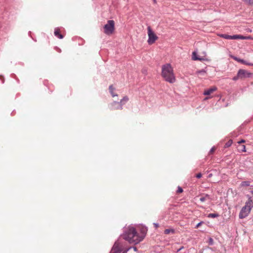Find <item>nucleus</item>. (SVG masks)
<instances>
[{
    "mask_svg": "<svg viewBox=\"0 0 253 253\" xmlns=\"http://www.w3.org/2000/svg\"><path fill=\"white\" fill-rule=\"evenodd\" d=\"M147 231V227L145 226L141 225L137 229L132 226H128L124 228L121 236L129 243L136 245L143 241Z\"/></svg>",
    "mask_w": 253,
    "mask_h": 253,
    "instance_id": "obj_1",
    "label": "nucleus"
},
{
    "mask_svg": "<svg viewBox=\"0 0 253 253\" xmlns=\"http://www.w3.org/2000/svg\"><path fill=\"white\" fill-rule=\"evenodd\" d=\"M161 75L166 82L170 84L174 83L176 81L173 68L169 63L162 66Z\"/></svg>",
    "mask_w": 253,
    "mask_h": 253,
    "instance_id": "obj_2",
    "label": "nucleus"
},
{
    "mask_svg": "<svg viewBox=\"0 0 253 253\" xmlns=\"http://www.w3.org/2000/svg\"><path fill=\"white\" fill-rule=\"evenodd\" d=\"M253 207V201L251 197H250L248 200L246 202L245 205L241 209L239 213V217L240 219L246 217L251 212Z\"/></svg>",
    "mask_w": 253,
    "mask_h": 253,
    "instance_id": "obj_3",
    "label": "nucleus"
},
{
    "mask_svg": "<svg viewBox=\"0 0 253 253\" xmlns=\"http://www.w3.org/2000/svg\"><path fill=\"white\" fill-rule=\"evenodd\" d=\"M115 22L112 20H108L104 26V33L107 35L111 34L114 31Z\"/></svg>",
    "mask_w": 253,
    "mask_h": 253,
    "instance_id": "obj_4",
    "label": "nucleus"
},
{
    "mask_svg": "<svg viewBox=\"0 0 253 253\" xmlns=\"http://www.w3.org/2000/svg\"><path fill=\"white\" fill-rule=\"evenodd\" d=\"M148 39L147 42L149 44H152L154 43L155 41L158 39V37L152 30L150 26L148 27Z\"/></svg>",
    "mask_w": 253,
    "mask_h": 253,
    "instance_id": "obj_5",
    "label": "nucleus"
},
{
    "mask_svg": "<svg viewBox=\"0 0 253 253\" xmlns=\"http://www.w3.org/2000/svg\"><path fill=\"white\" fill-rule=\"evenodd\" d=\"M238 77H240V79L250 78L252 76V74L247 70L244 69H240L238 71Z\"/></svg>",
    "mask_w": 253,
    "mask_h": 253,
    "instance_id": "obj_6",
    "label": "nucleus"
},
{
    "mask_svg": "<svg viewBox=\"0 0 253 253\" xmlns=\"http://www.w3.org/2000/svg\"><path fill=\"white\" fill-rule=\"evenodd\" d=\"M121 246L119 242L117 241L115 242L110 253H121Z\"/></svg>",
    "mask_w": 253,
    "mask_h": 253,
    "instance_id": "obj_7",
    "label": "nucleus"
},
{
    "mask_svg": "<svg viewBox=\"0 0 253 253\" xmlns=\"http://www.w3.org/2000/svg\"><path fill=\"white\" fill-rule=\"evenodd\" d=\"M110 108L112 110H122L123 107H121L119 102L114 101L110 104Z\"/></svg>",
    "mask_w": 253,
    "mask_h": 253,
    "instance_id": "obj_8",
    "label": "nucleus"
},
{
    "mask_svg": "<svg viewBox=\"0 0 253 253\" xmlns=\"http://www.w3.org/2000/svg\"><path fill=\"white\" fill-rule=\"evenodd\" d=\"M217 90V87L216 86H212L210 88H209L204 91L203 94L205 95H210L211 93Z\"/></svg>",
    "mask_w": 253,
    "mask_h": 253,
    "instance_id": "obj_9",
    "label": "nucleus"
},
{
    "mask_svg": "<svg viewBox=\"0 0 253 253\" xmlns=\"http://www.w3.org/2000/svg\"><path fill=\"white\" fill-rule=\"evenodd\" d=\"M199 200L201 202L203 203L205 202L207 200H211V198L210 196L208 194H203L202 195V196L200 198Z\"/></svg>",
    "mask_w": 253,
    "mask_h": 253,
    "instance_id": "obj_10",
    "label": "nucleus"
},
{
    "mask_svg": "<svg viewBox=\"0 0 253 253\" xmlns=\"http://www.w3.org/2000/svg\"><path fill=\"white\" fill-rule=\"evenodd\" d=\"M233 58L234 60L238 61L239 62L242 63L243 64L250 65V66H253V63H249V62H247L246 61H245L243 59H242L238 58L237 57H233Z\"/></svg>",
    "mask_w": 253,
    "mask_h": 253,
    "instance_id": "obj_11",
    "label": "nucleus"
},
{
    "mask_svg": "<svg viewBox=\"0 0 253 253\" xmlns=\"http://www.w3.org/2000/svg\"><path fill=\"white\" fill-rule=\"evenodd\" d=\"M54 34L55 37L60 39L63 38V36L59 33V29L58 28H55Z\"/></svg>",
    "mask_w": 253,
    "mask_h": 253,
    "instance_id": "obj_12",
    "label": "nucleus"
},
{
    "mask_svg": "<svg viewBox=\"0 0 253 253\" xmlns=\"http://www.w3.org/2000/svg\"><path fill=\"white\" fill-rule=\"evenodd\" d=\"M192 59L193 60H194V61H196V60L202 61V60H203V58L198 57V56L197 55V53L196 51H194L192 52Z\"/></svg>",
    "mask_w": 253,
    "mask_h": 253,
    "instance_id": "obj_13",
    "label": "nucleus"
},
{
    "mask_svg": "<svg viewBox=\"0 0 253 253\" xmlns=\"http://www.w3.org/2000/svg\"><path fill=\"white\" fill-rule=\"evenodd\" d=\"M128 101V97L127 96H124L119 102V103L121 105V107H123V106L126 104V103Z\"/></svg>",
    "mask_w": 253,
    "mask_h": 253,
    "instance_id": "obj_14",
    "label": "nucleus"
},
{
    "mask_svg": "<svg viewBox=\"0 0 253 253\" xmlns=\"http://www.w3.org/2000/svg\"><path fill=\"white\" fill-rule=\"evenodd\" d=\"M246 39V37L240 35H235L231 36V40H237V39H241V40H245Z\"/></svg>",
    "mask_w": 253,
    "mask_h": 253,
    "instance_id": "obj_15",
    "label": "nucleus"
},
{
    "mask_svg": "<svg viewBox=\"0 0 253 253\" xmlns=\"http://www.w3.org/2000/svg\"><path fill=\"white\" fill-rule=\"evenodd\" d=\"M109 92L110 94H111L112 97L117 96L118 95L117 94H115L114 92V91L115 90V88L113 87L112 85H110L109 87Z\"/></svg>",
    "mask_w": 253,
    "mask_h": 253,
    "instance_id": "obj_16",
    "label": "nucleus"
},
{
    "mask_svg": "<svg viewBox=\"0 0 253 253\" xmlns=\"http://www.w3.org/2000/svg\"><path fill=\"white\" fill-rule=\"evenodd\" d=\"M175 233V230L173 229H166L164 231V233L165 234H174Z\"/></svg>",
    "mask_w": 253,
    "mask_h": 253,
    "instance_id": "obj_17",
    "label": "nucleus"
},
{
    "mask_svg": "<svg viewBox=\"0 0 253 253\" xmlns=\"http://www.w3.org/2000/svg\"><path fill=\"white\" fill-rule=\"evenodd\" d=\"M219 216V214L216 213H211L208 214V217L209 218H215Z\"/></svg>",
    "mask_w": 253,
    "mask_h": 253,
    "instance_id": "obj_18",
    "label": "nucleus"
},
{
    "mask_svg": "<svg viewBox=\"0 0 253 253\" xmlns=\"http://www.w3.org/2000/svg\"><path fill=\"white\" fill-rule=\"evenodd\" d=\"M220 37H222L225 39H227V40H231V36L226 35V34H221L220 35Z\"/></svg>",
    "mask_w": 253,
    "mask_h": 253,
    "instance_id": "obj_19",
    "label": "nucleus"
},
{
    "mask_svg": "<svg viewBox=\"0 0 253 253\" xmlns=\"http://www.w3.org/2000/svg\"><path fill=\"white\" fill-rule=\"evenodd\" d=\"M238 150L242 152H246V146L244 145H241L238 146Z\"/></svg>",
    "mask_w": 253,
    "mask_h": 253,
    "instance_id": "obj_20",
    "label": "nucleus"
},
{
    "mask_svg": "<svg viewBox=\"0 0 253 253\" xmlns=\"http://www.w3.org/2000/svg\"><path fill=\"white\" fill-rule=\"evenodd\" d=\"M241 185L243 186H250V182L248 181H243Z\"/></svg>",
    "mask_w": 253,
    "mask_h": 253,
    "instance_id": "obj_21",
    "label": "nucleus"
},
{
    "mask_svg": "<svg viewBox=\"0 0 253 253\" xmlns=\"http://www.w3.org/2000/svg\"><path fill=\"white\" fill-rule=\"evenodd\" d=\"M208 243L209 245L210 246L213 245V243H214L213 239L211 237L209 238Z\"/></svg>",
    "mask_w": 253,
    "mask_h": 253,
    "instance_id": "obj_22",
    "label": "nucleus"
},
{
    "mask_svg": "<svg viewBox=\"0 0 253 253\" xmlns=\"http://www.w3.org/2000/svg\"><path fill=\"white\" fill-rule=\"evenodd\" d=\"M197 74L199 75H204L206 74V71L204 69L198 71Z\"/></svg>",
    "mask_w": 253,
    "mask_h": 253,
    "instance_id": "obj_23",
    "label": "nucleus"
},
{
    "mask_svg": "<svg viewBox=\"0 0 253 253\" xmlns=\"http://www.w3.org/2000/svg\"><path fill=\"white\" fill-rule=\"evenodd\" d=\"M232 143V141L231 140H229L227 143H226L225 145V147H230Z\"/></svg>",
    "mask_w": 253,
    "mask_h": 253,
    "instance_id": "obj_24",
    "label": "nucleus"
},
{
    "mask_svg": "<svg viewBox=\"0 0 253 253\" xmlns=\"http://www.w3.org/2000/svg\"><path fill=\"white\" fill-rule=\"evenodd\" d=\"M245 2L250 5H253V0H244Z\"/></svg>",
    "mask_w": 253,
    "mask_h": 253,
    "instance_id": "obj_25",
    "label": "nucleus"
},
{
    "mask_svg": "<svg viewBox=\"0 0 253 253\" xmlns=\"http://www.w3.org/2000/svg\"><path fill=\"white\" fill-rule=\"evenodd\" d=\"M232 79H233V81H237V80H238L239 79H240V77H238V73H237V76L234 77Z\"/></svg>",
    "mask_w": 253,
    "mask_h": 253,
    "instance_id": "obj_26",
    "label": "nucleus"
},
{
    "mask_svg": "<svg viewBox=\"0 0 253 253\" xmlns=\"http://www.w3.org/2000/svg\"><path fill=\"white\" fill-rule=\"evenodd\" d=\"M182 192H183L182 188L181 187L178 186L177 192L180 193H182Z\"/></svg>",
    "mask_w": 253,
    "mask_h": 253,
    "instance_id": "obj_27",
    "label": "nucleus"
},
{
    "mask_svg": "<svg viewBox=\"0 0 253 253\" xmlns=\"http://www.w3.org/2000/svg\"><path fill=\"white\" fill-rule=\"evenodd\" d=\"M202 175L201 173H199L196 174V177L198 178H200L202 177Z\"/></svg>",
    "mask_w": 253,
    "mask_h": 253,
    "instance_id": "obj_28",
    "label": "nucleus"
},
{
    "mask_svg": "<svg viewBox=\"0 0 253 253\" xmlns=\"http://www.w3.org/2000/svg\"><path fill=\"white\" fill-rule=\"evenodd\" d=\"M153 225L156 228H158L159 226V224L157 223H154Z\"/></svg>",
    "mask_w": 253,
    "mask_h": 253,
    "instance_id": "obj_29",
    "label": "nucleus"
},
{
    "mask_svg": "<svg viewBox=\"0 0 253 253\" xmlns=\"http://www.w3.org/2000/svg\"><path fill=\"white\" fill-rule=\"evenodd\" d=\"M214 150H215L214 147H212V148H211V149L210 150V153H211L213 152H214Z\"/></svg>",
    "mask_w": 253,
    "mask_h": 253,
    "instance_id": "obj_30",
    "label": "nucleus"
},
{
    "mask_svg": "<svg viewBox=\"0 0 253 253\" xmlns=\"http://www.w3.org/2000/svg\"><path fill=\"white\" fill-rule=\"evenodd\" d=\"M202 223V222H200L199 223H198L196 225V227L197 228L199 227L201 225Z\"/></svg>",
    "mask_w": 253,
    "mask_h": 253,
    "instance_id": "obj_31",
    "label": "nucleus"
},
{
    "mask_svg": "<svg viewBox=\"0 0 253 253\" xmlns=\"http://www.w3.org/2000/svg\"><path fill=\"white\" fill-rule=\"evenodd\" d=\"M132 248H133V249L134 250V251H137V249L136 247H133Z\"/></svg>",
    "mask_w": 253,
    "mask_h": 253,
    "instance_id": "obj_32",
    "label": "nucleus"
},
{
    "mask_svg": "<svg viewBox=\"0 0 253 253\" xmlns=\"http://www.w3.org/2000/svg\"><path fill=\"white\" fill-rule=\"evenodd\" d=\"M245 142V140H241L239 142V143H242V142Z\"/></svg>",
    "mask_w": 253,
    "mask_h": 253,
    "instance_id": "obj_33",
    "label": "nucleus"
},
{
    "mask_svg": "<svg viewBox=\"0 0 253 253\" xmlns=\"http://www.w3.org/2000/svg\"><path fill=\"white\" fill-rule=\"evenodd\" d=\"M130 249V248H128L126 252H123V253H126L127 251H128L129 249Z\"/></svg>",
    "mask_w": 253,
    "mask_h": 253,
    "instance_id": "obj_34",
    "label": "nucleus"
},
{
    "mask_svg": "<svg viewBox=\"0 0 253 253\" xmlns=\"http://www.w3.org/2000/svg\"><path fill=\"white\" fill-rule=\"evenodd\" d=\"M246 37V39H251L250 37Z\"/></svg>",
    "mask_w": 253,
    "mask_h": 253,
    "instance_id": "obj_35",
    "label": "nucleus"
},
{
    "mask_svg": "<svg viewBox=\"0 0 253 253\" xmlns=\"http://www.w3.org/2000/svg\"><path fill=\"white\" fill-rule=\"evenodd\" d=\"M1 78H3V76H0V80L1 79Z\"/></svg>",
    "mask_w": 253,
    "mask_h": 253,
    "instance_id": "obj_36",
    "label": "nucleus"
},
{
    "mask_svg": "<svg viewBox=\"0 0 253 253\" xmlns=\"http://www.w3.org/2000/svg\"><path fill=\"white\" fill-rule=\"evenodd\" d=\"M212 176L211 174H209V177H211Z\"/></svg>",
    "mask_w": 253,
    "mask_h": 253,
    "instance_id": "obj_37",
    "label": "nucleus"
},
{
    "mask_svg": "<svg viewBox=\"0 0 253 253\" xmlns=\"http://www.w3.org/2000/svg\"><path fill=\"white\" fill-rule=\"evenodd\" d=\"M2 84H3V83H4V80H3V79H2Z\"/></svg>",
    "mask_w": 253,
    "mask_h": 253,
    "instance_id": "obj_38",
    "label": "nucleus"
},
{
    "mask_svg": "<svg viewBox=\"0 0 253 253\" xmlns=\"http://www.w3.org/2000/svg\"><path fill=\"white\" fill-rule=\"evenodd\" d=\"M154 0V2H155V1H156V0Z\"/></svg>",
    "mask_w": 253,
    "mask_h": 253,
    "instance_id": "obj_39",
    "label": "nucleus"
}]
</instances>
